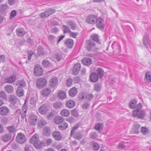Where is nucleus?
<instances>
[{
	"mask_svg": "<svg viewBox=\"0 0 151 151\" xmlns=\"http://www.w3.org/2000/svg\"><path fill=\"white\" fill-rule=\"evenodd\" d=\"M142 107V104L140 103H139L133 111V116L134 117H137L139 119H141L145 116V111L144 110L140 111Z\"/></svg>",
	"mask_w": 151,
	"mask_h": 151,
	"instance_id": "nucleus-1",
	"label": "nucleus"
},
{
	"mask_svg": "<svg viewBox=\"0 0 151 151\" xmlns=\"http://www.w3.org/2000/svg\"><path fill=\"white\" fill-rule=\"evenodd\" d=\"M47 81L44 78H38L36 82V85L37 88H41L45 86L47 84Z\"/></svg>",
	"mask_w": 151,
	"mask_h": 151,
	"instance_id": "nucleus-2",
	"label": "nucleus"
},
{
	"mask_svg": "<svg viewBox=\"0 0 151 151\" xmlns=\"http://www.w3.org/2000/svg\"><path fill=\"white\" fill-rule=\"evenodd\" d=\"M16 140L17 142L18 143L23 144L26 141V138L24 135L20 133L17 134Z\"/></svg>",
	"mask_w": 151,
	"mask_h": 151,
	"instance_id": "nucleus-3",
	"label": "nucleus"
},
{
	"mask_svg": "<svg viewBox=\"0 0 151 151\" xmlns=\"http://www.w3.org/2000/svg\"><path fill=\"white\" fill-rule=\"evenodd\" d=\"M95 23L96 27L99 29H102L104 27V21L101 18H97L95 21Z\"/></svg>",
	"mask_w": 151,
	"mask_h": 151,
	"instance_id": "nucleus-4",
	"label": "nucleus"
},
{
	"mask_svg": "<svg viewBox=\"0 0 151 151\" xmlns=\"http://www.w3.org/2000/svg\"><path fill=\"white\" fill-rule=\"evenodd\" d=\"M34 72L36 76H40L42 75L43 71L40 65H37L35 67Z\"/></svg>",
	"mask_w": 151,
	"mask_h": 151,
	"instance_id": "nucleus-5",
	"label": "nucleus"
},
{
	"mask_svg": "<svg viewBox=\"0 0 151 151\" xmlns=\"http://www.w3.org/2000/svg\"><path fill=\"white\" fill-rule=\"evenodd\" d=\"M143 43L146 47H150L151 42L149 39V35L146 33L143 37Z\"/></svg>",
	"mask_w": 151,
	"mask_h": 151,
	"instance_id": "nucleus-6",
	"label": "nucleus"
},
{
	"mask_svg": "<svg viewBox=\"0 0 151 151\" xmlns=\"http://www.w3.org/2000/svg\"><path fill=\"white\" fill-rule=\"evenodd\" d=\"M58 78L56 77H54L50 80L49 82V86L51 88H55L58 85Z\"/></svg>",
	"mask_w": 151,
	"mask_h": 151,
	"instance_id": "nucleus-7",
	"label": "nucleus"
},
{
	"mask_svg": "<svg viewBox=\"0 0 151 151\" xmlns=\"http://www.w3.org/2000/svg\"><path fill=\"white\" fill-rule=\"evenodd\" d=\"M97 18V16L93 15H91L87 17L86 21L88 23L94 24Z\"/></svg>",
	"mask_w": 151,
	"mask_h": 151,
	"instance_id": "nucleus-8",
	"label": "nucleus"
},
{
	"mask_svg": "<svg viewBox=\"0 0 151 151\" xmlns=\"http://www.w3.org/2000/svg\"><path fill=\"white\" fill-rule=\"evenodd\" d=\"M37 119V116L35 115H31L29 120V124L32 125H35L36 124Z\"/></svg>",
	"mask_w": 151,
	"mask_h": 151,
	"instance_id": "nucleus-9",
	"label": "nucleus"
},
{
	"mask_svg": "<svg viewBox=\"0 0 151 151\" xmlns=\"http://www.w3.org/2000/svg\"><path fill=\"white\" fill-rule=\"evenodd\" d=\"M9 111V109L6 106H4L0 107V114L2 116L6 115Z\"/></svg>",
	"mask_w": 151,
	"mask_h": 151,
	"instance_id": "nucleus-10",
	"label": "nucleus"
},
{
	"mask_svg": "<svg viewBox=\"0 0 151 151\" xmlns=\"http://www.w3.org/2000/svg\"><path fill=\"white\" fill-rule=\"evenodd\" d=\"M48 110L47 106L45 104H43L41 106L38 110L39 113L42 115L46 114L48 112Z\"/></svg>",
	"mask_w": 151,
	"mask_h": 151,
	"instance_id": "nucleus-11",
	"label": "nucleus"
},
{
	"mask_svg": "<svg viewBox=\"0 0 151 151\" xmlns=\"http://www.w3.org/2000/svg\"><path fill=\"white\" fill-rule=\"evenodd\" d=\"M81 68V64L79 63L75 64L73 69V73L75 75H77L79 73Z\"/></svg>",
	"mask_w": 151,
	"mask_h": 151,
	"instance_id": "nucleus-12",
	"label": "nucleus"
},
{
	"mask_svg": "<svg viewBox=\"0 0 151 151\" xmlns=\"http://www.w3.org/2000/svg\"><path fill=\"white\" fill-rule=\"evenodd\" d=\"M17 35L19 37H23L26 33L23 28H19L16 29Z\"/></svg>",
	"mask_w": 151,
	"mask_h": 151,
	"instance_id": "nucleus-13",
	"label": "nucleus"
},
{
	"mask_svg": "<svg viewBox=\"0 0 151 151\" xmlns=\"http://www.w3.org/2000/svg\"><path fill=\"white\" fill-rule=\"evenodd\" d=\"M4 90L7 93H11L13 92L14 89L12 86L9 84H8L5 86Z\"/></svg>",
	"mask_w": 151,
	"mask_h": 151,
	"instance_id": "nucleus-14",
	"label": "nucleus"
},
{
	"mask_svg": "<svg viewBox=\"0 0 151 151\" xmlns=\"http://www.w3.org/2000/svg\"><path fill=\"white\" fill-rule=\"evenodd\" d=\"M140 127V126L139 124H135L133 127L132 130L131 131V133L138 134L139 132V129Z\"/></svg>",
	"mask_w": 151,
	"mask_h": 151,
	"instance_id": "nucleus-15",
	"label": "nucleus"
},
{
	"mask_svg": "<svg viewBox=\"0 0 151 151\" xmlns=\"http://www.w3.org/2000/svg\"><path fill=\"white\" fill-rule=\"evenodd\" d=\"M45 143L43 141L38 140L37 143L34 145V146L37 149H40L45 146Z\"/></svg>",
	"mask_w": 151,
	"mask_h": 151,
	"instance_id": "nucleus-16",
	"label": "nucleus"
},
{
	"mask_svg": "<svg viewBox=\"0 0 151 151\" xmlns=\"http://www.w3.org/2000/svg\"><path fill=\"white\" fill-rule=\"evenodd\" d=\"M78 93V90L77 88L73 87L70 89L69 93L70 96L72 97L75 96Z\"/></svg>",
	"mask_w": 151,
	"mask_h": 151,
	"instance_id": "nucleus-17",
	"label": "nucleus"
},
{
	"mask_svg": "<svg viewBox=\"0 0 151 151\" xmlns=\"http://www.w3.org/2000/svg\"><path fill=\"white\" fill-rule=\"evenodd\" d=\"M16 78V77L15 76L11 75L6 78L5 80V81L7 83H11L15 81Z\"/></svg>",
	"mask_w": 151,
	"mask_h": 151,
	"instance_id": "nucleus-18",
	"label": "nucleus"
},
{
	"mask_svg": "<svg viewBox=\"0 0 151 151\" xmlns=\"http://www.w3.org/2000/svg\"><path fill=\"white\" fill-rule=\"evenodd\" d=\"M52 136L54 139L58 140H60L61 138L60 133L57 131H55L53 133Z\"/></svg>",
	"mask_w": 151,
	"mask_h": 151,
	"instance_id": "nucleus-19",
	"label": "nucleus"
},
{
	"mask_svg": "<svg viewBox=\"0 0 151 151\" xmlns=\"http://www.w3.org/2000/svg\"><path fill=\"white\" fill-rule=\"evenodd\" d=\"M39 136L37 134H34L30 140V143L33 145H35L39 140Z\"/></svg>",
	"mask_w": 151,
	"mask_h": 151,
	"instance_id": "nucleus-20",
	"label": "nucleus"
},
{
	"mask_svg": "<svg viewBox=\"0 0 151 151\" xmlns=\"http://www.w3.org/2000/svg\"><path fill=\"white\" fill-rule=\"evenodd\" d=\"M9 101L12 104H14L19 101V100L14 95H11L9 97Z\"/></svg>",
	"mask_w": 151,
	"mask_h": 151,
	"instance_id": "nucleus-21",
	"label": "nucleus"
},
{
	"mask_svg": "<svg viewBox=\"0 0 151 151\" xmlns=\"http://www.w3.org/2000/svg\"><path fill=\"white\" fill-rule=\"evenodd\" d=\"M98 76L95 73H93L91 74L90 79L91 81L93 83L96 82L98 80Z\"/></svg>",
	"mask_w": 151,
	"mask_h": 151,
	"instance_id": "nucleus-22",
	"label": "nucleus"
},
{
	"mask_svg": "<svg viewBox=\"0 0 151 151\" xmlns=\"http://www.w3.org/2000/svg\"><path fill=\"white\" fill-rule=\"evenodd\" d=\"M73 42L74 41L72 39L68 38L65 40V44L68 47H73Z\"/></svg>",
	"mask_w": 151,
	"mask_h": 151,
	"instance_id": "nucleus-23",
	"label": "nucleus"
},
{
	"mask_svg": "<svg viewBox=\"0 0 151 151\" xmlns=\"http://www.w3.org/2000/svg\"><path fill=\"white\" fill-rule=\"evenodd\" d=\"M91 60L89 58H85L82 60V63L85 65H89L92 63Z\"/></svg>",
	"mask_w": 151,
	"mask_h": 151,
	"instance_id": "nucleus-24",
	"label": "nucleus"
},
{
	"mask_svg": "<svg viewBox=\"0 0 151 151\" xmlns=\"http://www.w3.org/2000/svg\"><path fill=\"white\" fill-rule=\"evenodd\" d=\"M51 90L50 88H47L44 89L42 91V95L45 96H47L51 93Z\"/></svg>",
	"mask_w": 151,
	"mask_h": 151,
	"instance_id": "nucleus-25",
	"label": "nucleus"
},
{
	"mask_svg": "<svg viewBox=\"0 0 151 151\" xmlns=\"http://www.w3.org/2000/svg\"><path fill=\"white\" fill-rule=\"evenodd\" d=\"M58 96L60 99L63 100L67 96L66 93L64 91H61L58 94Z\"/></svg>",
	"mask_w": 151,
	"mask_h": 151,
	"instance_id": "nucleus-26",
	"label": "nucleus"
},
{
	"mask_svg": "<svg viewBox=\"0 0 151 151\" xmlns=\"http://www.w3.org/2000/svg\"><path fill=\"white\" fill-rule=\"evenodd\" d=\"M60 114L61 116L63 117H68L70 114L69 111L66 109H63L60 111Z\"/></svg>",
	"mask_w": 151,
	"mask_h": 151,
	"instance_id": "nucleus-27",
	"label": "nucleus"
},
{
	"mask_svg": "<svg viewBox=\"0 0 151 151\" xmlns=\"http://www.w3.org/2000/svg\"><path fill=\"white\" fill-rule=\"evenodd\" d=\"M12 137V135L9 133L4 136L2 137V139L4 141L8 142L11 139Z\"/></svg>",
	"mask_w": 151,
	"mask_h": 151,
	"instance_id": "nucleus-28",
	"label": "nucleus"
},
{
	"mask_svg": "<svg viewBox=\"0 0 151 151\" xmlns=\"http://www.w3.org/2000/svg\"><path fill=\"white\" fill-rule=\"evenodd\" d=\"M68 24L72 30H75L76 29V24L72 21H69L67 22Z\"/></svg>",
	"mask_w": 151,
	"mask_h": 151,
	"instance_id": "nucleus-29",
	"label": "nucleus"
},
{
	"mask_svg": "<svg viewBox=\"0 0 151 151\" xmlns=\"http://www.w3.org/2000/svg\"><path fill=\"white\" fill-rule=\"evenodd\" d=\"M71 135L74 138L79 140L81 139L83 137L82 134L80 133H74L73 134Z\"/></svg>",
	"mask_w": 151,
	"mask_h": 151,
	"instance_id": "nucleus-30",
	"label": "nucleus"
},
{
	"mask_svg": "<svg viewBox=\"0 0 151 151\" xmlns=\"http://www.w3.org/2000/svg\"><path fill=\"white\" fill-rule=\"evenodd\" d=\"M137 103V101L136 100H133L131 101L129 104V106L130 108L133 109L136 108L137 106L136 104Z\"/></svg>",
	"mask_w": 151,
	"mask_h": 151,
	"instance_id": "nucleus-31",
	"label": "nucleus"
},
{
	"mask_svg": "<svg viewBox=\"0 0 151 151\" xmlns=\"http://www.w3.org/2000/svg\"><path fill=\"white\" fill-rule=\"evenodd\" d=\"M66 105L68 108H72L75 106V103L74 101L70 100L67 102Z\"/></svg>",
	"mask_w": 151,
	"mask_h": 151,
	"instance_id": "nucleus-32",
	"label": "nucleus"
},
{
	"mask_svg": "<svg viewBox=\"0 0 151 151\" xmlns=\"http://www.w3.org/2000/svg\"><path fill=\"white\" fill-rule=\"evenodd\" d=\"M26 101L25 102V103L22 107V110L21 112V116L22 118H24L26 117L27 110L25 108V107H26L25 106Z\"/></svg>",
	"mask_w": 151,
	"mask_h": 151,
	"instance_id": "nucleus-33",
	"label": "nucleus"
},
{
	"mask_svg": "<svg viewBox=\"0 0 151 151\" xmlns=\"http://www.w3.org/2000/svg\"><path fill=\"white\" fill-rule=\"evenodd\" d=\"M145 80L147 82H151V74L150 72H147L146 73Z\"/></svg>",
	"mask_w": 151,
	"mask_h": 151,
	"instance_id": "nucleus-34",
	"label": "nucleus"
},
{
	"mask_svg": "<svg viewBox=\"0 0 151 151\" xmlns=\"http://www.w3.org/2000/svg\"><path fill=\"white\" fill-rule=\"evenodd\" d=\"M68 126V123L66 122H64L58 125V127L61 130H64L66 129Z\"/></svg>",
	"mask_w": 151,
	"mask_h": 151,
	"instance_id": "nucleus-35",
	"label": "nucleus"
},
{
	"mask_svg": "<svg viewBox=\"0 0 151 151\" xmlns=\"http://www.w3.org/2000/svg\"><path fill=\"white\" fill-rule=\"evenodd\" d=\"M86 44L87 46V47H93L95 45L94 42L91 40H87Z\"/></svg>",
	"mask_w": 151,
	"mask_h": 151,
	"instance_id": "nucleus-36",
	"label": "nucleus"
},
{
	"mask_svg": "<svg viewBox=\"0 0 151 151\" xmlns=\"http://www.w3.org/2000/svg\"><path fill=\"white\" fill-rule=\"evenodd\" d=\"M37 100V96H33L31 97L29 100L30 103L32 104L35 105Z\"/></svg>",
	"mask_w": 151,
	"mask_h": 151,
	"instance_id": "nucleus-37",
	"label": "nucleus"
},
{
	"mask_svg": "<svg viewBox=\"0 0 151 151\" xmlns=\"http://www.w3.org/2000/svg\"><path fill=\"white\" fill-rule=\"evenodd\" d=\"M63 104L60 101H57L53 104V107L55 109H58L62 107Z\"/></svg>",
	"mask_w": 151,
	"mask_h": 151,
	"instance_id": "nucleus-38",
	"label": "nucleus"
},
{
	"mask_svg": "<svg viewBox=\"0 0 151 151\" xmlns=\"http://www.w3.org/2000/svg\"><path fill=\"white\" fill-rule=\"evenodd\" d=\"M55 122L56 124H58L63 122V118L60 116L56 117L55 118Z\"/></svg>",
	"mask_w": 151,
	"mask_h": 151,
	"instance_id": "nucleus-39",
	"label": "nucleus"
},
{
	"mask_svg": "<svg viewBox=\"0 0 151 151\" xmlns=\"http://www.w3.org/2000/svg\"><path fill=\"white\" fill-rule=\"evenodd\" d=\"M16 92L17 95L19 97L22 96L24 95L23 90L21 88L18 87Z\"/></svg>",
	"mask_w": 151,
	"mask_h": 151,
	"instance_id": "nucleus-40",
	"label": "nucleus"
},
{
	"mask_svg": "<svg viewBox=\"0 0 151 151\" xmlns=\"http://www.w3.org/2000/svg\"><path fill=\"white\" fill-rule=\"evenodd\" d=\"M91 38L96 42H98L100 41L99 36L97 34H94L91 36Z\"/></svg>",
	"mask_w": 151,
	"mask_h": 151,
	"instance_id": "nucleus-41",
	"label": "nucleus"
},
{
	"mask_svg": "<svg viewBox=\"0 0 151 151\" xmlns=\"http://www.w3.org/2000/svg\"><path fill=\"white\" fill-rule=\"evenodd\" d=\"M49 40L52 43H54L57 40L56 37L52 35H49L48 37Z\"/></svg>",
	"mask_w": 151,
	"mask_h": 151,
	"instance_id": "nucleus-42",
	"label": "nucleus"
},
{
	"mask_svg": "<svg viewBox=\"0 0 151 151\" xmlns=\"http://www.w3.org/2000/svg\"><path fill=\"white\" fill-rule=\"evenodd\" d=\"M7 129L9 132L11 133H13L16 131L15 126L13 125L8 127Z\"/></svg>",
	"mask_w": 151,
	"mask_h": 151,
	"instance_id": "nucleus-43",
	"label": "nucleus"
},
{
	"mask_svg": "<svg viewBox=\"0 0 151 151\" xmlns=\"http://www.w3.org/2000/svg\"><path fill=\"white\" fill-rule=\"evenodd\" d=\"M63 32L64 34L68 33H70L71 31L69 27L67 26L63 25Z\"/></svg>",
	"mask_w": 151,
	"mask_h": 151,
	"instance_id": "nucleus-44",
	"label": "nucleus"
},
{
	"mask_svg": "<svg viewBox=\"0 0 151 151\" xmlns=\"http://www.w3.org/2000/svg\"><path fill=\"white\" fill-rule=\"evenodd\" d=\"M46 122L42 119H40L37 123V125L38 126L42 127L45 125L46 124Z\"/></svg>",
	"mask_w": 151,
	"mask_h": 151,
	"instance_id": "nucleus-45",
	"label": "nucleus"
},
{
	"mask_svg": "<svg viewBox=\"0 0 151 151\" xmlns=\"http://www.w3.org/2000/svg\"><path fill=\"white\" fill-rule=\"evenodd\" d=\"M103 128V125L102 124H98L95 126V129L98 130L99 132H101Z\"/></svg>",
	"mask_w": 151,
	"mask_h": 151,
	"instance_id": "nucleus-46",
	"label": "nucleus"
},
{
	"mask_svg": "<svg viewBox=\"0 0 151 151\" xmlns=\"http://www.w3.org/2000/svg\"><path fill=\"white\" fill-rule=\"evenodd\" d=\"M27 54L28 57V59L29 60H31L32 56H35L34 53L32 51L30 50L27 51Z\"/></svg>",
	"mask_w": 151,
	"mask_h": 151,
	"instance_id": "nucleus-47",
	"label": "nucleus"
},
{
	"mask_svg": "<svg viewBox=\"0 0 151 151\" xmlns=\"http://www.w3.org/2000/svg\"><path fill=\"white\" fill-rule=\"evenodd\" d=\"M79 127V124H77L75 125L74 127H73V129L71 130L70 132V135H72L74 134V133H75V132L76 131V130Z\"/></svg>",
	"mask_w": 151,
	"mask_h": 151,
	"instance_id": "nucleus-48",
	"label": "nucleus"
},
{
	"mask_svg": "<svg viewBox=\"0 0 151 151\" xmlns=\"http://www.w3.org/2000/svg\"><path fill=\"white\" fill-rule=\"evenodd\" d=\"M46 11L49 16L55 13V9H48L46 10Z\"/></svg>",
	"mask_w": 151,
	"mask_h": 151,
	"instance_id": "nucleus-49",
	"label": "nucleus"
},
{
	"mask_svg": "<svg viewBox=\"0 0 151 151\" xmlns=\"http://www.w3.org/2000/svg\"><path fill=\"white\" fill-rule=\"evenodd\" d=\"M92 145L93 149L95 150H98L99 148V145L96 142H92Z\"/></svg>",
	"mask_w": 151,
	"mask_h": 151,
	"instance_id": "nucleus-50",
	"label": "nucleus"
},
{
	"mask_svg": "<svg viewBox=\"0 0 151 151\" xmlns=\"http://www.w3.org/2000/svg\"><path fill=\"white\" fill-rule=\"evenodd\" d=\"M78 35V32H72L71 31L70 32L69 34L70 37L74 38L76 37V36Z\"/></svg>",
	"mask_w": 151,
	"mask_h": 151,
	"instance_id": "nucleus-51",
	"label": "nucleus"
},
{
	"mask_svg": "<svg viewBox=\"0 0 151 151\" xmlns=\"http://www.w3.org/2000/svg\"><path fill=\"white\" fill-rule=\"evenodd\" d=\"M42 64L44 67H47L49 66L50 63L48 60L45 59L42 61Z\"/></svg>",
	"mask_w": 151,
	"mask_h": 151,
	"instance_id": "nucleus-52",
	"label": "nucleus"
},
{
	"mask_svg": "<svg viewBox=\"0 0 151 151\" xmlns=\"http://www.w3.org/2000/svg\"><path fill=\"white\" fill-rule=\"evenodd\" d=\"M97 72L99 76L100 77H102L104 73V71L101 68H98L97 70Z\"/></svg>",
	"mask_w": 151,
	"mask_h": 151,
	"instance_id": "nucleus-53",
	"label": "nucleus"
},
{
	"mask_svg": "<svg viewBox=\"0 0 151 151\" xmlns=\"http://www.w3.org/2000/svg\"><path fill=\"white\" fill-rule=\"evenodd\" d=\"M148 130L146 127H142L141 129V132L144 134H145L148 132Z\"/></svg>",
	"mask_w": 151,
	"mask_h": 151,
	"instance_id": "nucleus-54",
	"label": "nucleus"
},
{
	"mask_svg": "<svg viewBox=\"0 0 151 151\" xmlns=\"http://www.w3.org/2000/svg\"><path fill=\"white\" fill-rule=\"evenodd\" d=\"M101 86L100 85L96 84L94 86V89L95 91H99L101 89Z\"/></svg>",
	"mask_w": 151,
	"mask_h": 151,
	"instance_id": "nucleus-55",
	"label": "nucleus"
},
{
	"mask_svg": "<svg viewBox=\"0 0 151 151\" xmlns=\"http://www.w3.org/2000/svg\"><path fill=\"white\" fill-rule=\"evenodd\" d=\"M16 12L14 10H12L10 13V18L11 19H12L16 15Z\"/></svg>",
	"mask_w": 151,
	"mask_h": 151,
	"instance_id": "nucleus-56",
	"label": "nucleus"
},
{
	"mask_svg": "<svg viewBox=\"0 0 151 151\" xmlns=\"http://www.w3.org/2000/svg\"><path fill=\"white\" fill-rule=\"evenodd\" d=\"M0 98L4 99L7 98L6 93L4 91H1L0 92Z\"/></svg>",
	"mask_w": 151,
	"mask_h": 151,
	"instance_id": "nucleus-57",
	"label": "nucleus"
},
{
	"mask_svg": "<svg viewBox=\"0 0 151 151\" xmlns=\"http://www.w3.org/2000/svg\"><path fill=\"white\" fill-rule=\"evenodd\" d=\"M40 16L41 17L43 18H45L49 17V15L47 14V13L46 11L41 14Z\"/></svg>",
	"mask_w": 151,
	"mask_h": 151,
	"instance_id": "nucleus-58",
	"label": "nucleus"
},
{
	"mask_svg": "<svg viewBox=\"0 0 151 151\" xmlns=\"http://www.w3.org/2000/svg\"><path fill=\"white\" fill-rule=\"evenodd\" d=\"M50 130L49 128L47 127H45L43 128V133L45 134H47L50 132Z\"/></svg>",
	"mask_w": 151,
	"mask_h": 151,
	"instance_id": "nucleus-59",
	"label": "nucleus"
},
{
	"mask_svg": "<svg viewBox=\"0 0 151 151\" xmlns=\"http://www.w3.org/2000/svg\"><path fill=\"white\" fill-rule=\"evenodd\" d=\"M19 87L22 88L24 87L25 85V82L24 81H20L19 83Z\"/></svg>",
	"mask_w": 151,
	"mask_h": 151,
	"instance_id": "nucleus-60",
	"label": "nucleus"
},
{
	"mask_svg": "<svg viewBox=\"0 0 151 151\" xmlns=\"http://www.w3.org/2000/svg\"><path fill=\"white\" fill-rule=\"evenodd\" d=\"M72 80L71 78H68L67 80L66 84L67 86L70 87L72 86Z\"/></svg>",
	"mask_w": 151,
	"mask_h": 151,
	"instance_id": "nucleus-61",
	"label": "nucleus"
},
{
	"mask_svg": "<svg viewBox=\"0 0 151 151\" xmlns=\"http://www.w3.org/2000/svg\"><path fill=\"white\" fill-rule=\"evenodd\" d=\"M42 48H40L38 50V53L39 55H43L44 54V52Z\"/></svg>",
	"mask_w": 151,
	"mask_h": 151,
	"instance_id": "nucleus-62",
	"label": "nucleus"
},
{
	"mask_svg": "<svg viewBox=\"0 0 151 151\" xmlns=\"http://www.w3.org/2000/svg\"><path fill=\"white\" fill-rule=\"evenodd\" d=\"M97 135L96 132H93L92 133L90 136V137L92 139H94L97 138Z\"/></svg>",
	"mask_w": 151,
	"mask_h": 151,
	"instance_id": "nucleus-63",
	"label": "nucleus"
},
{
	"mask_svg": "<svg viewBox=\"0 0 151 151\" xmlns=\"http://www.w3.org/2000/svg\"><path fill=\"white\" fill-rule=\"evenodd\" d=\"M55 58L58 61H59L60 60L61 57L60 55L57 54L55 55Z\"/></svg>",
	"mask_w": 151,
	"mask_h": 151,
	"instance_id": "nucleus-64",
	"label": "nucleus"
}]
</instances>
